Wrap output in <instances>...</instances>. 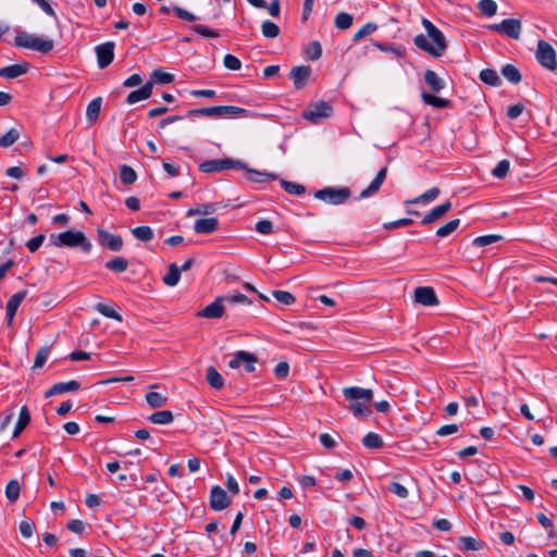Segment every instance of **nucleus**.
<instances>
[{
	"mask_svg": "<svg viewBox=\"0 0 557 557\" xmlns=\"http://www.w3.org/2000/svg\"><path fill=\"white\" fill-rule=\"evenodd\" d=\"M181 278V269L175 263H171L168 268V273L163 277V282L168 286H175Z\"/></svg>",
	"mask_w": 557,
	"mask_h": 557,
	"instance_id": "c9c22d12",
	"label": "nucleus"
},
{
	"mask_svg": "<svg viewBox=\"0 0 557 557\" xmlns=\"http://www.w3.org/2000/svg\"><path fill=\"white\" fill-rule=\"evenodd\" d=\"M133 236L141 242H150L154 237V233L150 226H137L131 230Z\"/></svg>",
	"mask_w": 557,
	"mask_h": 557,
	"instance_id": "58836bf2",
	"label": "nucleus"
},
{
	"mask_svg": "<svg viewBox=\"0 0 557 557\" xmlns=\"http://www.w3.org/2000/svg\"><path fill=\"white\" fill-rule=\"evenodd\" d=\"M30 422V412L27 406H23L20 410L18 419L13 431V437H17Z\"/></svg>",
	"mask_w": 557,
	"mask_h": 557,
	"instance_id": "c85d7f7f",
	"label": "nucleus"
},
{
	"mask_svg": "<svg viewBox=\"0 0 557 557\" xmlns=\"http://www.w3.org/2000/svg\"><path fill=\"white\" fill-rule=\"evenodd\" d=\"M343 395L349 401L363 400L364 404H370L373 399V392L370 388H362L358 386L343 388Z\"/></svg>",
	"mask_w": 557,
	"mask_h": 557,
	"instance_id": "4468645a",
	"label": "nucleus"
},
{
	"mask_svg": "<svg viewBox=\"0 0 557 557\" xmlns=\"http://www.w3.org/2000/svg\"><path fill=\"white\" fill-rule=\"evenodd\" d=\"M280 184L282 188L290 195H302L306 193V188L301 184L289 182L286 180H280Z\"/></svg>",
	"mask_w": 557,
	"mask_h": 557,
	"instance_id": "37998d69",
	"label": "nucleus"
},
{
	"mask_svg": "<svg viewBox=\"0 0 557 557\" xmlns=\"http://www.w3.org/2000/svg\"><path fill=\"white\" fill-rule=\"evenodd\" d=\"M414 300L423 306H435L438 304L435 290L429 286H420L414 289Z\"/></svg>",
	"mask_w": 557,
	"mask_h": 557,
	"instance_id": "f3484780",
	"label": "nucleus"
},
{
	"mask_svg": "<svg viewBox=\"0 0 557 557\" xmlns=\"http://www.w3.org/2000/svg\"><path fill=\"white\" fill-rule=\"evenodd\" d=\"M218 203L215 202H207V203H199L187 211L188 216L193 215H209L216 211Z\"/></svg>",
	"mask_w": 557,
	"mask_h": 557,
	"instance_id": "c756f323",
	"label": "nucleus"
},
{
	"mask_svg": "<svg viewBox=\"0 0 557 557\" xmlns=\"http://www.w3.org/2000/svg\"><path fill=\"white\" fill-rule=\"evenodd\" d=\"M377 29V25L374 23H367L364 24L352 37V41H359L363 37L374 33Z\"/></svg>",
	"mask_w": 557,
	"mask_h": 557,
	"instance_id": "680f3d73",
	"label": "nucleus"
},
{
	"mask_svg": "<svg viewBox=\"0 0 557 557\" xmlns=\"http://www.w3.org/2000/svg\"><path fill=\"white\" fill-rule=\"evenodd\" d=\"M190 28L193 32L206 38H218L220 36L218 30L211 29L202 24H195Z\"/></svg>",
	"mask_w": 557,
	"mask_h": 557,
	"instance_id": "13d9d810",
	"label": "nucleus"
},
{
	"mask_svg": "<svg viewBox=\"0 0 557 557\" xmlns=\"http://www.w3.org/2000/svg\"><path fill=\"white\" fill-rule=\"evenodd\" d=\"M261 32L265 38L273 39L280 35V27L275 23L267 20L261 24Z\"/></svg>",
	"mask_w": 557,
	"mask_h": 557,
	"instance_id": "49530a36",
	"label": "nucleus"
},
{
	"mask_svg": "<svg viewBox=\"0 0 557 557\" xmlns=\"http://www.w3.org/2000/svg\"><path fill=\"white\" fill-rule=\"evenodd\" d=\"M173 419L174 416L170 410L156 411L148 417V420L154 424H170Z\"/></svg>",
	"mask_w": 557,
	"mask_h": 557,
	"instance_id": "72a5a7b5",
	"label": "nucleus"
},
{
	"mask_svg": "<svg viewBox=\"0 0 557 557\" xmlns=\"http://www.w3.org/2000/svg\"><path fill=\"white\" fill-rule=\"evenodd\" d=\"M228 169H245V163L240 160L231 158L207 160L199 164V171L202 173L221 172Z\"/></svg>",
	"mask_w": 557,
	"mask_h": 557,
	"instance_id": "39448f33",
	"label": "nucleus"
},
{
	"mask_svg": "<svg viewBox=\"0 0 557 557\" xmlns=\"http://www.w3.org/2000/svg\"><path fill=\"white\" fill-rule=\"evenodd\" d=\"M535 58L543 67L549 71L557 70L556 51L549 42L543 39L539 40Z\"/></svg>",
	"mask_w": 557,
	"mask_h": 557,
	"instance_id": "423d86ee",
	"label": "nucleus"
},
{
	"mask_svg": "<svg viewBox=\"0 0 557 557\" xmlns=\"http://www.w3.org/2000/svg\"><path fill=\"white\" fill-rule=\"evenodd\" d=\"M152 82H147L139 89L131 91L126 98V102L128 104H134L138 101L148 99L152 94Z\"/></svg>",
	"mask_w": 557,
	"mask_h": 557,
	"instance_id": "b1692460",
	"label": "nucleus"
},
{
	"mask_svg": "<svg viewBox=\"0 0 557 557\" xmlns=\"http://www.w3.org/2000/svg\"><path fill=\"white\" fill-rule=\"evenodd\" d=\"M488 29L517 40L521 35L522 23L519 18H506L500 23L488 25Z\"/></svg>",
	"mask_w": 557,
	"mask_h": 557,
	"instance_id": "6e6552de",
	"label": "nucleus"
},
{
	"mask_svg": "<svg viewBox=\"0 0 557 557\" xmlns=\"http://www.w3.org/2000/svg\"><path fill=\"white\" fill-rule=\"evenodd\" d=\"M96 310L101 313L102 315L107 317V318H110V319H114L119 322L122 321V315L120 313H117L113 308L104 305V304H97L96 305Z\"/></svg>",
	"mask_w": 557,
	"mask_h": 557,
	"instance_id": "4d7b16f0",
	"label": "nucleus"
},
{
	"mask_svg": "<svg viewBox=\"0 0 557 557\" xmlns=\"http://www.w3.org/2000/svg\"><path fill=\"white\" fill-rule=\"evenodd\" d=\"M145 398L151 408L163 407L168 401V398L158 392H149L146 394Z\"/></svg>",
	"mask_w": 557,
	"mask_h": 557,
	"instance_id": "79ce46f5",
	"label": "nucleus"
},
{
	"mask_svg": "<svg viewBox=\"0 0 557 557\" xmlns=\"http://www.w3.org/2000/svg\"><path fill=\"white\" fill-rule=\"evenodd\" d=\"M20 138V132L15 128H11L3 136L0 137V147L8 148L16 143Z\"/></svg>",
	"mask_w": 557,
	"mask_h": 557,
	"instance_id": "3c124183",
	"label": "nucleus"
},
{
	"mask_svg": "<svg viewBox=\"0 0 557 557\" xmlns=\"http://www.w3.org/2000/svg\"><path fill=\"white\" fill-rule=\"evenodd\" d=\"M247 110L244 108L235 107V106H216V107H207V108H198L190 109L186 116L195 117V116H207V117H237L245 115Z\"/></svg>",
	"mask_w": 557,
	"mask_h": 557,
	"instance_id": "f03ea898",
	"label": "nucleus"
},
{
	"mask_svg": "<svg viewBox=\"0 0 557 557\" xmlns=\"http://www.w3.org/2000/svg\"><path fill=\"white\" fill-rule=\"evenodd\" d=\"M333 113V107L326 101H318L310 104L302 111V117L313 124H319L323 119H327Z\"/></svg>",
	"mask_w": 557,
	"mask_h": 557,
	"instance_id": "0eeeda50",
	"label": "nucleus"
},
{
	"mask_svg": "<svg viewBox=\"0 0 557 557\" xmlns=\"http://www.w3.org/2000/svg\"><path fill=\"white\" fill-rule=\"evenodd\" d=\"M245 171V176L248 181L250 182H253V183H264V182H268V181H276L278 180V175L275 174V173H268V172H260L258 170H255V169H250L247 166V164L245 163V169H243Z\"/></svg>",
	"mask_w": 557,
	"mask_h": 557,
	"instance_id": "4be33fe9",
	"label": "nucleus"
},
{
	"mask_svg": "<svg viewBox=\"0 0 557 557\" xmlns=\"http://www.w3.org/2000/svg\"><path fill=\"white\" fill-rule=\"evenodd\" d=\"M351 196L348 187H325L314 191V197L326 203L338 206L345 203Z\"/></svg>",
	"mask_w": 557,
	"mask_h": 557,
	"instance_id": "20e7f679",
	"label": "nucleus"
},
{
	"mask_svg": "<svg viewBox=\"0 0 557 557\" xmlns=\"http://www.w3.org/2000/svg\"><path fill=\"white\" fill-rule=\"evenodd\" d=\"M354 17L351 14L341 12L335 16L334 24L338 29H348L352 25Z\"/></svg>",
	"mask_w": 557,
	"mask_h": 557,
	"instance_id": "de8ad7c7",
	"label": "nucleus"
},
{
	"mask_svg": "<svg viewBox=\"0 0 557 557\" xmlns=\"http://www.w3.org/2000/svg\"><path fill=\"white\" fill-rule=\"evenodd\" d=\"M50 244L55 247L81 248L86 253H89L92 249V244L86 235L75 230L51 234Z\"/></svg>",
	"mask_w": 557,
	"mask_h": 557,
	"instance_id": "f257e3e1",
	"label": "nucleus"
},
{
	"mask_svg": "<svg viewBox=\"0 0 557 557\" xmlns=\"http://www.w3.org/2000/svg\"><path fill=\"white\" fill-rule=\"evenodd\" d=\"M18 530L24 539H30L36 530V524L30 518H25L21 521Z\"/></svg>",
	"mask_w": 557,
	"mask_h": 557,
	"instance_id": "a18cd8bd",
	"label": "nucleus"
},
{
	"mask_svg": "<svg viewBox=\"0 0 557 557\" xmlns=\"http://www.w3.org/2000/svg\"><path fill=\"white\" fill-rule=\"evenodd\" d=\"M502 74L508 82L515 85L519 84L522 78L518 67H516L512 64H506L505 66H503Z\"/></svg>",
	"mask_w": 557,
	"mask_h": 557,
	"instance_id": "f704fd0d",
	"label": "nucleus"
},
{
	"mask_svg": "<svg viewBox=\"0 0 557 557\" xmlns=\"http://www.w3.org/2000/svg\"><path fill=\"white\" fill-rule=\"evenodd\" d=\"M451 209V202L449 200L441 203L429 211L422 219L421 224L428 225L440 219H442Z\"/></svg>",
	"mask_w": 557,
	"mask_h": 557,
	"instance_id": "412c9836",
	"label": "nucleus"
},
{
	"mask_svg": "<svg viewBox=\"0 0 557 557\" xmlns=\"http://www.w3.org/2000/svg\"><path fill=\"white\" fill-rule=\"evenodd\" d=\"M424 81L433 92H440L445 87V82L432 70L424 72Z\"/></svg>",
	"mask_w": 557,
	"mask_h": 557,
	"instance_id": "bb28decb",
	"label": "nucleus"
},
{
	"mask_svg": "<svg viewBox=\"0 0 557 557\" xmlns=\"http://www.w3.org/2000/svg\"><path fill=\"white\" fill-rule=\"evenodd\" d=\"M478 8L483 15L488 17L494 16L497 12V3L494 0H481Z\"/></svg>",
	"mask_w": 557,
	"mask_h": 557,
	"instance_id": "09e8293b",
	"label": "nucleus"
},
{
	"mask_svg": "<svg viewBox=\"0 0 557 557\" xmlns=\"http://www.w3.org/2000/svg\"><path fill=\"white\" fill-rule=\"evenodd\" d=\"M422 25L425 28L428 36L434 42L433 46H435L438 53L443 55L447 49V42L444 34L428 18L422 20Z\"/></svg>",
	"mask_w": 557,
	"mask_h": 557,
	"instance_id": "9d476101",
	"label": "nucleus"
},
{
	"mask_svg": "<svg viewBox=\"0 0 557 557\" xmlns=\"http://www.w3.org/2000/svg\"><path fill=\"white\" fill-rule=\"evenodd\" d=\"M421 98L425 104L432 106L434 108H451V101L445 98L436 97L432 94L422 92Z\"/></svg>",
	"mask_w": 557,
	"mask_h": 557,
	"instance_id": "7c9ffc66",
	"label": "nucleus"
},
{
	"mask_svg": "<svg viewBox=\"0 0 557 557\" xmlns=\"http://www.w3.org/2000/svg\"><path fill=\"white\" fill-rule=\"evenodd\" d=\"M413 42L417 48H419L422 51L428 52L430 55L434 58L442 57L441 53H438V50H436L435 46H433L424 36L423 34H419L413 38Z\"/></svg>",
	"mask_w": 557,
	"mask_h": 557,
	"instance_id": "a878e982",
	"label": "nucleus"
},
{
	"mask_svg": "<svg viewBox=\"0 0 557 557\" xmlns=\"http://www.w3.org/2000/svg\"><path fill=\"white\" fill-rule=\"evenodd\" d=\"M206 380L208 382V384L219 391V389H222L224 387V379L223 376L219 373V371L210 366L208 369H207V372H206Z\"/></svg>",
	"mask_w": 557,
	"mask_h": 557,
	"instance_id": "cd10ccee",
	"label": "nucleus"
},
{
	"mask_svg": "<svg viewBox=\"0 0 557 557\" xmlns=\"http://www.w3.org/2000/svg\"><path fill=\"white\" fill-rule=\"evenodd\" d=\"M27 293L28 292L26 289L20 290L9 298L5 306L7 323L9 326L12 325L16 311L21 302L26 298Z\"/></svg>",
	"mask_w": 557,
	"mask_h": 557,
	"instance_id": "2eb2a0df",
	"label": "nucleus"
},
{
	"mask_svg": "<svg viewBox=\"0 0 557 557\" xmlns=\"http://www.w3.org/2000/svg\"><path fill=\"white\" fill-rule=\"evenodd\" d=\"M388 491L391 493L397 495L399 498H407L409 495L408 490L398 482H392L388 485Z\"/></svg>",
	"mask_w": 557,
	"mask_h": 557,
	"instance_id": "338daca9",
	"label": "nucleus"
},
{
	"mask_svg": "<svg viewBox=\"0 0 557 557\" xmlns=\"http://www.w3.org/2000/svg\"><path fill=\"white\" fill-rule=\"evenodd\" d=\"M349 409L352 411L354 416L357 418L369 417L372 413V410L364 405V403H360L359 400L350 401Z\"/></svg>",
	"mask_w": 557,
	"mask_h": 557,
	"instance_id": "8fccbe9b",
	"label": "nucleus"
},
{
	"mask_svg": "<svg viewBox=\"0 0 557 557\" xmlns=\"http://www.w3.org/2000/svg\"><path fill=\"white\" fill-rule=\"evenodd\" d=\"M48 355H49V347L48 346L41 347L36 354L35 361L33 364V370L41 368L45 364V362L47 361Z\"/></svg>",
	"mask_w": 557,
	"mask_h": 557,
	"instance_id": "e2e57ef3",
	"label": "nucleus"
},
{
	"mask_svg": "<svg viewBox=\"0 0 557 557\" xmlns=\"http://www.w3.org/2000/svg\"><path fill=\"white\" fill-rule=\"evenodd\" d=\"M459 224H460L459 219L450 220L449 222H447L446 224H444L443 226L437 228L436 235L438 237H446V236L450 235L453 232H455L457 230V227L459 226Z\"/></svg>",
	"mask_w": 557,
	"mask_h": 557,
	"instance_id": "5fc2aeb1",
	"label": "nucleus"
},
{
	"mask_svg": "<svg viewBox=\"0 0 557 557\" xmlns=\"http://www.w3.org/2000/svg\"><path fill=\"white\" fill-rule=\"evenodd\" d=\"M258 361V358L255 354L239 350L235 354L234 358L228 361V367L232 369H237L244 363L245 370L248 373L255 371V363Z\"/></svg>",
	"mask_w": 557,
	"mask_h": 557,
	"instance_id": "9b49d317",
	"label": "nucleus"
},
{
	"mask_svg": "<svg viewBox=\"0 0 557 557\" xmlns=\"http://www.w3.org/2000/svg\"><path fill=\"white\" fill-rule=\"evenodd\" d=\"M459 541L462 544V548L466 550H480L484 546L483 542L471 536H461Z\"/></svg>",
	"mask_w": 557,
	"mask_h": 557,
	"instance_id": "864d4df0",
	"label": "nucleus"
},
{
	"mask_svg": "<svg viewBox=\"0 0 557 557\" xmlns=\"http://www.w3.org/2000/svg\"><path fill=\"white\" fill-rule=\"evenodd\" d=\"M97 234L100 246L115 252L122 250L124 243L120 235L111 234L103 228H98Z\"/></svg>",
	"mask_w": 557,
	"mask_h": 557,
	"instance_id": "f8f14e48",
	"label": "nucleus"
},
{
	"mask_svg": "<svg viewBox=\"0 0 557 557\" xmlns=\"http://www.w3.org/2000/svg\"><path fill=\"white\" fill-rule=\"evenodd\" d=\"M101 103L102 99L100 97L92 99L88 103L86 109V117L89 124H94L98 120L101 110Z\"/></svg>",
	"mask_w": 557,
	"mask_h": 557,
	"instance_id": "2f4dec72",
	"label": "nucleus"
},
{
	"mask_svg": "<svg viewBox=\"0 0 557 557\" xmlns=\"http://www.w3.org/2000/svg\"><path fill=\"white\" fill-rule=\"evenodd\" d=\"M223 64L226 69L232 71H238L242 67L240 60L233 54H226L223 59Z\"/></svg>",
	"mask_w": 557,
	"mask_h": 557,
	"instance_id": "69168bd1",
	"label": "nucleus"
},
{
	"mask_svg": "<svg viewBox=\"0 0 557 557\" xmlns=\"http://www.w3.org/2000/svg\"><path fill=\"white\" fill-rule=\"evenodd\" d=\"M219 227V220L216 218H205L196 220L194 223V231L197 234H211Z\"/></svg>",
	"mask_w": 557,
	"mask_h": 557,
	"instance_id": "5701e85b",
	"label": "nucleus"
},
{
	"mask_svg": "<svg viewBox=\"0 0 557 557\" xmlns=\"http://www.w3.org/2000/svg\"><path fill=\"white\" fill-rule=\"evenodd\" d=\"M21 492V485L17 480H11L5 486V496L9 503L14 504L18 497Z\"/></svg>",
	"mask_w": 557,
	"mask_h": 557,
	"instance_id": "ea45409f",
	"label": "nucleus"
},
{
	"mask_svg": "<svg viewBox=\"0 0 557 557\" xmlns=\"http://www.w3.org/2000/svg\"><path fill=\"white\" fill-rule=\"evenodd\" d=\"M272 296L281 304L290 306L296 301L295 296L286 290H273Z\"/></svg>",
	"mask_w": 557,
	"mask_h": 557,
	"instance_id": "6e6d98bb",
	"label": "nucleus"
},
{
	"mask_svg": "<svg viewBox=\"0 0 557 557\" xmlns=\"http://www.w3.org/2000/svg\"><path fill=\"white\" fill-rule=\"evenodd\" d=\"M174 81V75L163 72L162 70H154L151 73V82L157 84H170Z\"/></svg>",
	"mask_w": 557,
	"mask_h": 557,
	"instance_id": "603ef678",
	"label": "nucleus"
},
{
	"mask_svg": "<svg viewBox=\"0 0 557 557\" xmlns=\"http://www.w3.org/2000/svg\"><path fill=\"white\" fill-rule=\"evenodd\" d=\"M231 498L227 493L219 485L211 487L209 506L214 511H221L231 505Z\"/></svg>",
	"mask_w": 557,
	"mask_h": 557,
	"instance_id": "1a4fd4ad",
	"label": "nucleus"
},
{
	"mask_svg": "<svg viewBox=\"0 0 557 557\" xmlns=\"http://www.w3.org/2000/svg\"><path fill=\"white\" fill-rule=\"evenodd\" d=\"M500 239H503V237L500 235H495V234L479 236V237L474 238L473 246L484 247V246H488L494 243H497Z\"/></svg>",
	"mask_w": 557,
	"mask_h": 557,
	"instance_id": "bf43d9fd",
	"label": "nucleus"
},
{
	"mask_svg": "<svg viewBox=\"0 0 557 557\" xmlns=\"http://www.w3.org/2000/svg\"><path fill=\"white\" fill-rule=\"evenodd\" d=\"M510 169V162L506 159L499 161L497 165L492 170V174L497 178H504L507 176Z\"/></svg>",
	"mask_w": 557,
	"mask_h": 557,
	"instance_id": "052dcab7",
	"label": "nucleus"
},
{
	"mask_svg": "<svg viewBox=\"0 0 557 557\" xmlns=\"http://www.w3.org/2000/svg\"><path fill=\"white\" fill-rule=\"evenodd\" d=\"M479 77L484 84H486L488 86L498 87L502 84V79H500L499 75L493 69L482 70L480 72Z\"/></svg>",
	"mask_w": 557,
	"mask_h": 557,
	"instance_id": "473e14b6",
	"label": "nucleus"
},
{
	"mask_svg": "<svg viewBox=\"0 0 557 557\" xmlns=\"http://www.w3.org/2000/svg\"><path fill=\"white\" fill-rule=\"evenodd\" d=\"M308 58L312 61L320 59L322 54V47L319 41H312L306 49Z\"/></svg>",
	"mask_w": 557,
	"mask_h": 557,
	"instance_id": "0e129e2a",
	"label": "nucleus"
},
{
	"mask_svg": "<svg viewBox=\"0 0 557 557\" xmlns=\"http://www.w3.org/2000/svg\"><path fill=\"white\" fill-rule=\"evenodd\" d=\"M311 75V67L309 65H298L292 67L289 72V77L294 82V87L296 89H302Z\"/></svg>",
	"mask_w": 557,
	"mask_h": 557,
	"instance_id": "dca6fc26",
	"label": "nucleus"
},
{
	"mask_svg": "<svg viewBox=\"0 0 557 557\" xmlns=\"http://www.w3.org/2000/svg\"><path fill=\"white\" fill-rule=\"evenodd\" d=\"M114 42L107 41L96 47L97 62L99 69L108 67L114 59Z\"/></svg>",
	"mask_w": 557,
	"mask_h": 557,
	"instance_id": "ddd939ff",
	"label": "nucleus"
},
{
	"mask_svg": "<svg viewBox=\"0 0 557 557\" xmlns=\"http://www.w3.org/2000/svg\"><path fill=\"white\" fill-rule=\"evenodd\" d=\"M28 63L23 64H12L9 66H4L0 69V77L13 79L16 78L28 71Z\"/></svg>",
	"mask_w": 557,
	"mask_h": 557,
	"instance_id": "393cba45",
	"label": "nucleus"
},
{
	"mask_svg": "<svg viewBox=\"0 0 557 557\" xmlns=\"http://www.w3.org/2000/svg\"><path fill=\"white\" fill-rule=\"evenodd\" d=\"M440 188L438 187H432L431 189L426 190L419 197H417L413 200L408 201V203H428L434 199H436L440 195Z\"/></svg>",
	"mask_w": 557,
	"mask_h": 557,
	"instance_id": "c03bdc74",
	"label": "nucleus"
},
{
	"mask_svg": "<svg viewBox=\"0 0 557 557\" xmlns=\"http://www.w3.org/2000/svg\"><path fill=\"white\" fill-rule=\"evenodd\" d=\"M362 444L364 447L369 449H377L382 448L384 445L383 438L381 435L374 432H369L363 438Z\"/></svg>",
	"mask_w": 557,
	"mask_h": 557,
	"instance_id": "e433bc0d",
	"label": "nucleus"
},
{
	"mask_svg": "<svg viewBox=\"0 0 557 557\" xmlns=\"http://www.w3.org/2000/svg\"><path fill=\"white\" fill-rule=\"evenodd\" d=\"M386 174H387V168L384 166L377 172L376 176L373 178V181L370 183V185L360 193L359 198L360 199L368 198V197L374 195L375 193H377L386 178Z\"/></svg>",
	"mask_w": 557,
	"mask_h": 557,
	"instance_id": "aec40b11",
	"label": "nucleus"
},
{
	"mask_svg": "<svg viewBox=\"0 0 557 557\" xmlns=\"http://www.w3.org/2000/svg\"><path fill=\"white\" fill-rule=\"evenodd\" d=\"M106 268L115 273H123L128 268V261L123 257H115L106 263Z\"/></svg>",
	"mask_w": 557,
	"mask_h": 557,
	"instance_id": "4c0bfd02",
	"label": "nucleus"
},
{
	"mask_svg": "<svg viewBox=\"0 0 557 557\" xmlns=\"http://www.w3.org/2000/svg\"><path fill=\"white\" fill-rule=\"evenodd\" d=\"M223 297H218L197 313L199 318L219 319L224 314Z\"/></svg>",
	"mask_w": 557,
	"mask_h": 557,
	"instance_id": "a211bd4d",
	"label": "nucleus"
},
{
	"mask_svg": "<svg viewBox=\"0 0 557 557\" xmlns=\"http://www.w3.org/2000/svg\"><path fill=\"white\" fill-rule=\"evenodd\" d=\"M120 180L124 185H131L136 182L137 174L133 168L123 164L120 169Z\"/></svg>",
	"mask_w": 557,
	"mask_h": 557,
	"instance_id": "a19ab883",
	"label": "nucleus"
},
{
	"mask_svg": "<svg viewBox=\"0 0 557 557\" xmlns=\"http://www.w3.org/2000/svg\"><path fill=\"white\" fill-rule=\"evenodd\" d=\"M255 230L260 234L269 235L273 233V224L269 220H260L256 223Z\"/></svg>",
	"mask_w": 557,
	"mask_h": 557,
	"instance_id": "774afa93",
	"label": "nucleus"
},
{
	"mask_svg": "<svg viewBox=\"0 0 557 557\" xmlns=\"http://www.w3.org/2000/svg\"><path fill=\"white\" fill-rule=\"evenodd\" d=\"M81 388V384L78 381L72 380L69 382H59L53 384L46 393L45 397L49 398L54 395L64 394L67 392H76Z\"/></svg>",
	"mask_w": 557,
	"mask_h": 557,
	"instance_id": "6ab92c4d",
	"label": "nucleus"
},
{
	"mask_svg": "<svg viewBox=\"0 0 557 557\" xmlns=\"http://www.w3.org/2000/svg\"><path fill=\"white\" fill-rule=\"evenodd\" d=\"M14 45L18 48L30 49L41 53H49L53 47V40L41 38L27 32L17 33L14 37Z\"/></svg>",
	"mask_w": 557,
	"mask_h": 557,
	"instance_id": "7ed1b4c3",
	"label": "nucleus"
}]
</instances>
